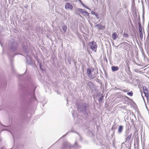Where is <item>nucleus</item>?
I'll return each mask as SVG.
<instances>
[{"label":"nucleus","mask_w":149,"mask_h":149,"mask_svg":"<svg viewBox=\"0 0 149 149\" xmlns=\"http://www.w3.org/2000/svg\"><path fill=\"white\" fill-rule=\"evenodd\" d=\"M94 71V68H88L87 70V73L88 77L90 79H93L94 78V75H93V73Z\"/></svg>","instance_id":"1"},{"label":"nucleus","mask_w":149,"mask_h":149,"mask_svg":"<svg viewBox=\"0 0 149 149\" xmlns=\"http://www.w3.org/2000/svg\"><path fill=\"white\" fill-rule=\"evenodd\" d=\"M143 93L147 99V102H149V87L147 88L145 86L143 87Z\"/></svg>","instance_id":"2"},{"label":"nucleus","mask_w":149,"mask_h":149,"mask_svg":"<svg viewBox=\"0 0 149 149\" xmlns=\"http://www.w3.org/2000/svg\"><path fill=\"white\" fill-rule=\"evenodd\" d=\"M89 45L91 49L95 52L97 51V43L94 41L89 42Z\"/></svg>","instance_id":"3"},{"label":"nucleus","mask_w":149,"mask_h":149,"mask_svg":"<svg viewBox=\"0 0 149 149\" xmlns=\"http://www.w3.org/2000/svg\"><path fill=\"white\" fill-rule=\"evenodd\" d=\"M73 8V6L70 3H68L65 4V8L72 9Z\"/></svg>","instance_id":"4"},{"label":"nucleus","mask_w":149,"mask_h":149,"mask_svg":"<svg viewBox=\"0 0 149 149\" xmlns=\"http://www.w3.org/2000/svg\"><path fill=\"white\" fill-rule=\"evenodd\" d=\"M96 26L99 30H102L105 28V26L101 25V24H98L96 25Z\"/></svg>","instance_id":"5"},{"label":"nucleus","mask_w":149,"mask_h":149,"mask_svg":"<svg viewBox=\"0 0 149 149\" xmlns=\"http://www.w3.org/2000/svg\"><path fill=\"white\" fill-rule=\"evenodd\" d=\"M118 38V35L115 32L113 33L112 34V38L114 40H116Z\"/></svg>","instance_id":"6"},{"label":"nucleus","mask_w":149,"mask_h":149,"mask_svg":"<svg viewBox=\"0 0 149 149\" xmlns=\"http://www.w3.org/2000/svg\"><path fill=\"white\" fill-rule=\"evenodd\" d=\"M112 70L113 71H115L118 70L119 68L117 66H112L111 67Z\"/></svg>","instance_id":"7"},{"label":"nucleus","mask_w":149,"mask_h":149,"mask_svg":"<svg viewBox=\"0 0 149 149\" xmlns=\"http://www.w3.org/2000/svg\"><path fill=\"white\" fill-rule=\"evenodd\" d=\"M62 29L64 32L65 33L66 32L67 30V27L66 25H63L62 26Z\"/></svg>","instance_id":"8"},{"label":"nucleus","mask_w":149,"mask_h":149,"mask_svg":"<svg viewBox=\"0 0 149 149\" xmlns=\"http://www.w3.org/2000/svg\"><path fill=\"white\" fill-rule=\"evenodd\" d=\"M123 130V126H120L119 127L118 129V131L120 133Z\"/></svg>","instance_id":"9"},{"label":"nucleus","mask_w":149,"mask_h":149,"mask_svg":"<svg viewBox=\"0 0 149 149\" xmlns=\"http://www.w3.org/2000/svg\"><path fill=\"white\" fill-rule=\"evenodd\" d=\"M139 33L142 32V28L140 24L139 25Z\"/></svg>","instance_id":"10"},{"label":"nucleus","mask_w":149,"mask_h":149,"mask_svg":"<svg viewBox=\"0 0 149 149\" xmlns=\"http://www.w3.org/2000/svg\"><path fill=\"white\" fill-rule=\"evenodd\" d=\"M132 134H131L130 135L128 136L126 138V140H128V141H129L130 140V138L131 137V136H132Z\"/></svg>","instance_id":"11"},{"label":"nucleus","mask_w":149,"mask_h":149,"mask_svg":"<svg viewBox=\"0 0 149 149\" xmlns=\"http://www.w3.org/2000/svg\"><path fill=\"white\" fill-rule=\"evenodd\" d=\"M127 94L129 95L130 96H132L133 94V93L132 91H130V92H128L127 93Z\"/></svg>","instance_id":"12"},{"label":"nucleus","mask_w":149,"mask_h":149,"mask_svg":"<svg viewBox=\"0 0 149 149\" xmlns=\"http://www.w3.org/2000/svg\"><path fill=\"white\" fill-rule=\"evenodd\" d=\"M139 35L140 36V38L141 39H142L143 38V34L142 32L139 33Z\"/></svg>","instance_id":"13"},{"label":"nucleus","mask_w":149,"mask_h":149,"mask_svg":"<svg viewBox=\"0 0 149 149\" xmlns=\"http://www.w3.org/2000/svg\"><path fill=\"white\" fill-rule=\"evenodd\" d=\"M103 96L102 95L101 97L99 99V102H101L103 100Z\"/></svg>","instance_id":"14"},{"label":"nucleus","mask_w":149,"mask_h":149,"mask_svg":"<svg viewBox=\"0 0 149 149\" xmlns=\"http://www.w3.org/2000/svg\"><path fill=\"white\" fill-rule=\"evenodd\" d=\"M125 35L126 37H128V35L127 34H125Z\"/></svg>","instance_id":"15"},{"label":"nucleus","mask_w":149,"mask_h":149,"mask_svg":"<svg viewBox=\"0 0 149 149\" xmlns=\"http://www.w3.org/2000/svg\"><path fill=\"white\" fill-rule=\"evenodd\" d=\"M79 2L81 3H82V1H81V0H79Z\"/></svg>","instance_id":"16"},{"label":"nucleus","mask_w":149,"mask_h":149,"mask_svg":"<svg viewBox=\"0 0 149 149\" xmlns=\"http://www.w3.org/2000/svg\"><path fill=\"white\" fill-rule=\"evenodd\" d=\"M81 4H82V5L83 6H85V5L82 2V3H81Z\"/></svg>","instance_id":"17"},{"label":"nucleus","mask_w":149,"mask_h":149,"mask_svg":"<svg viewBox=\"0 0 149 149\" xmlns=\"http://www.w3.org/2000/svg\"><path fill=\"white\" fill-rule=\"evenodd\" d=\"M81 4H82V5L83 6H85V5L82 2V3H81Z\"/></svg>","instance_id":"18"},{"label":"nucleus","mask_w":149,"mask_h":149,"mask_svg":"<svg viewBox=\"0 0 149 149\" xmlns=\"http://www.w3.org/2000/svg\"><path fill=\"white\" fill-rule=\"evenodd\" d=\"M82 10V9H79V10Z\"/></svg>","instance_id":"19"},{"label":"nucleus","mask_w":149,"mask_h":149,"mask_svg":"<svg viewBox=\"0 0 149 149\" xmlns=\"http://www.w3.org/2000/svg\"><path fill=\"white\" fill-rule=\"evenodd\" d=\"M144 101L145 102V101L144 100Z\"/></svg>","instance_id":"20"},{"label":"nucleus","mask_w":149,"mask_h":149,"mask_svg":"<svg viewBox=\"0 0 149 149\" xmlns=\"http://www.w3.org/2000/svg\"><path fill=\"white\" fill-rule=\"evenodd\" d=\"M92 14H93V13H92Z\"/></svg>","instance_id":"21"}]
</instances>
